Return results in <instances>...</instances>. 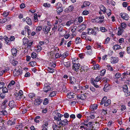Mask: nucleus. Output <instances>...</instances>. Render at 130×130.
<instances>
[{
	"label": "nucleus",
	"mask_w": 130,
	"mask_h": 130,
	"mask_svg": "<svg viewBox=\"0 0 130 130\" xmlns=\"http://www.w3.org/2000/svg\"><path fill=\"white\" fill-rule=\"evenodd\" d=\"M73 64L72 66V69L73 70H75L76 72L78 71L79 70V68L80 66V64L79 63H74L73 62Z\"/></svg>",
	"instance_id": "8"
},
{
	"label": "nucleus",
	"mask_w": 130,
	"mask_h": 130,
	"mask_svg": "<svg viewBox=\"0 0 130 130\" xmlns=\"http://www.w3.org/2000/svg\"><path fill=\"white\" fill-rule=\"evenodd\" d=\"M118 58L112 57L111 58V62L112 63H115L118 62Z\"/></svg>",
	"instance_id": "16"
},
{
	"label": "nucleus",
	"mask_w": 130,
	"mask_h": 130,
	"mask_svg": "<svg viewBox=\"0 0 130 130\" xmlns=\"http://www.w3.org/2000/svg\"><path fill=\"white\" fill-rule=\"evenodd\" d=\"M7 102V100H5L4 102L2 104V108H5L6 106V103Z\"/></svg>",
	"instance_id": "37"
},
{
	"label": "nucleus",
	"mask_w": 130,
	"mask_h": 130,
	"mask_svg": "<svg viewBox=\"0 0 130 130\" xmlns=\"http://www.w3.org/2000/svg\"><path fill=\"white\" fill-rule=\"evenodd\" d=\"M7 113L6 111L5 110H2V111H0V115H3L4 116L6 115Z\"/></svg>",
	"instance_id": "32"
},
{
	"label": "nucleus",
	"mask_w": 130,
	"mask_h": 130,
	"mask_svg": "<svg viewBox=\"0 0 130 130\" xmlns=\"http://www.w3.org/2000/svg\"><path fill=\"white\" fill-rule=\"evenodd\" d=\"M26 19L27 20L26 22L29 25H31V24L32 23L30 19L28 17H26Z\"/></svg>",
	"instance_id": "35"
},
{
	"label": "nucleus",
	"mask_w": 130,
	"mask_h": 130,
	"mask_svg": "<svg viewBox=\"0 0 130 130\" xmlns=\"http://www.w3.org/2000/svg\"><path fill=\"white\" fill-rule=\"evenodd\" d=\"M86 25L83 24L79 26L80 29H79V31L81 32L84 30L86 28Z\"/></svg>",
	"instance_id": "23"
},
{
	"label": "nucleus",
	"mask_w": 130,
	"mask_h": 130,
	"mask_svg": "<svg viewBox=\"0 0 130 130\" xmlns=\"http://www.w3.org/2000/svg\"><path fill=\"white\" fill-rule=\"evenodd\" d=\"M59 48L58 47H56L54 48V51H52L51 52H53V53L54 54L58 52L59 51Z\"/></svg>",
	"instance_id": "39"
},
{
	"label": "nucleus",
	"mask_w": 130,
	"mask_h": 130,
	"mask_svg": "<svg viewBox=\"0 0 130 130\" xmlns=\"http://www.w3.org/2000/svg\"><path fill=\"white\" fill-rule=\"evenodd\" d=\"M99 66H100L98 64H95L93 67L92 68L94 70L98 69V70H100Z\"/></svg>",
	"instance_id": "44"
},
{
	"label": "nucleus",
	"mask_w": 130,
	"mask_h": 130,
	"mask_svg": "<svg viewBox=\"0 0 130 130\" xmlns=\"http://www.w3.org/2000/svg\"><path fill=\"white\" fill-rule=\"evenodd\" d=\"M48 103V100L47 98L44 99L43 102V104L44 105H46Z\"/></svg>",
	"instance_id": "48"
},
{
	"label": "nucleus",
	"mask_w": 130,
	"mask_h": 130,
	"mask_svg": "<svg viewBox=\"0 0 130 130\" xmlns=\"http://www.w3.org/2000/svg\"><path fill=\"white\" fill-rule=\"evenodd\" d=\"M23 92L21 90H20L18 93L16 92L14 93V95L16 96V99L18 100L21 99V98L23 95Z\"/></svg>",
	"instance_id": "7"
},
{
	"label": "nucleus",
	"mask_w": 130,
	"mask_h": 130,
	"mask_svg": "<svg viewBox=\"0 0 130 130\" xmlns=\"http://www.w3.org/2000/svg\"><path fill=\"white\" fill-rule=\"evenodd\" d=\"M119 30L117 34L118 36L121 35L124 31L123 29L121 28V27H118Z\"/></svg>",
	"instance_id": "25"
},
{
	"label": "nucleus",
	"mask_w": 130,
	"mask_h": 130,
	"mask_svg": "<svg viewBox=\"0 0 130 130\" xmlns=\"http://www.w3.org/2000/svg\"><path fill=\"white\" fill-rule=\"evenodd\" d=\"M123 91L125 93V95L126 97L130 95V92L128 90V88L126 85L123 86Z\"/></svg>",
	"instance_id": "6"
},
{
	"label": "nucleus",
	"mask_w": 130,
	"mask_h": 130,
	"mask_svg": "<svg viewBox=\"0 0 130 130\" xmlns=\"http://www.w3.org/2000/svg\"><path fill=\"white\" fill-rule=\"evenodd\" d=\"M47 70L50 72L52 73L54 72V70L49 67L47 68Z\"/></svg>",
	"instance_id": "55"
},
{
	"label": "nucleus",
	"mask_w": 130,
	"mask_h": 130,
	"mask_svg": "<svg viewBox=\"0 0 130 130\" xmlns=\"http://www.w3.org/2000/svg\"><path fill=\"white\" fill-rule=\"evenodd\" d=\"M127 26L125 23L123 22L121 24V28L123 29H125Z\"/></svg>",
	"instance_id": "38"
},
{
	"label": "nucleus",
	"mask_w": 130,
	"mask_h": 130,
	"mask_svg": "<svg viewBox=\"0 0 130 130\" xmlns=\"http://www.w3.org/2000/svg\"><path fill=\"white\" fill-rule=\"evenodd\" d=\"M15 124L14 121H13L11 120H9L7 122V124L8 125H13Z\"/></svg>",
	"instance_id": "34"
},
{
	"label": "nucleus",
	"mask_w": 130,
	"mask_h": 130,
	"mask_svg": "<svg viewBox=\"0 0 130 130\" xmlns=\"http://www.w3.org/2000/svg\"><path fill=\"white\" fill-rule=\"evenodd\" d=\"M9 12L5 11L3 13V15L4 17H7L9 14Z\"/></svg>",
	"instance_id": "64"
},
{
	"label": "nucleus",
	"mask_w": 130,
	"mask_h": 130,
	"mask_svg": "<svg viewBox=\"0 0 130 130\" xmlns=\"http://www.w3.org/2000/svg\"><path fill=\"white\" fill-rule=\"evenodd\" d=\"M42 28V26H40L37 27L36 28V32H37L40 31Z\"/></svg>",
	"instance_id": "60"
},
{
	"label": "nucleus",
	"mask_w": 130,
	"mask_h": 130,
	"mask_svg": "<svg viewBox=\"0 0 130 130\" xmlns=\"http://www.w3.org/2000/svg\"><path fill=\"white\" fill-rule=\"evenodd\" d=\"M88 94L85 93L84 94H81L80 95H78L77 96L78 99L84 100L87 97Z\"/></svg>",
	"instance_id": "9"
},
{
	"label": "nucleus",
	"mask_w": 130,
	"mask_h": 130,
	"mask_svg": "<svg viewBox=\"0 0 130 130\" xmlns=\"http://www.w3.org/2000/svg\"><path fill=\"white\" fill-rule=\"evenodd\" d=\"M25 28L26 29H27V31L26 32H27L28 35L30 34L31 32V30L30 29H29V27L27 25L26 26Z\"/></svg>",
	"instance_id": "49"
},
{
	"label": "nucleus",
	"mask_w": 130,
	"mask_h": 130,
	"mask_svg": "<svg viewBox=\"0 0 130 130\" xmlns=\"http://www.w3.org/2000/svg\"><path fill=\"white\" fill-rule=\"evenodd\" d=\"M111 87L110 85L108 83H106L103 88V90L105 92H107L110 89Z\"/></svg>",
	"instance_id": "15"
},
{
	"label": "nucleus",
	"mask_w": 130,
	"mask_h": 130,
	"mask_svg": "<svg viewBox=\"0 0 130 130\" xmlns=\"http://www.w3.org/2000/svg\"><path fill=\"white\" fill-rule=\"evenodd\" d=\"M70 83L71 84H73L76 82L75 78L71 76L70 78Z\"/></svg>",
	"instance_id": "19"
},
{
	"label": "nucleus",
	"mask_w": 130,
	"mask_h": 130,
	"mask_svg": "<svg viewBox=\"0 0 130 130\" xmlns=\"http://www.w3.org/2000/svg\"><path fill=\"white\" fill-rule=\"evenodd\" d=\"M90 5V2L88 1H85L84 2L83 5L81 6V8H83L85 7L89 6Z\"/></svg>",
	"instance_id": "20"
},
{
	"label": "nucleus",
	"mask_w": 130,
	"mask_h": 130,
	"mask_svg": "<svg viewBox=\"0 0 130 130\" xmlns=\"http://www.w3.org/2000/svg\"><path fill=\"white\" fill-rule=\"evenodd\" d=\"M6 96V94L3 92L0 93V97L2 99L5 98Z\"/></svg>",
	"instance_id": "50"
},
{
	"label": "nucleus",
	"mask_w": 130,
	"mask_h": 130,
	"mask_svg": "<svg viewBox=\"0 0 130 130\" xmlns=\"http://www.w3.org/2000/svg\"><path fill=\"white\" fill-rule=\"evenodd\" d=\"M18 52V50L15 48H12L11 50V52L13 56H15Z\"/></svg>",
	"instance_id": "24"
},
{
	"label": "nucleus",
	"mask_w": 130,
	"mask_h": 130,
	"mask_svg": "<svg viewBox=\"0 0 130 130\" xmlns=\"http://www.w3.org/2000/svg\"><path fill=\"white\" fill-rule=\"evenodd\" d=\"M23 44L25 45H27L28 43L29 42V40L25 38H24L23 39Z\"/></svg>",
	"instance_id": "26"
},
{
	"label": "nucleus",
	"mask_w": 130,
	"mask_h": 130,
	"mask_svg": "<svg viewBox=\"0 0 130 130\" xmlns=\"http://www.w3.org/2000/svg\"><path fill=\"white\" fill-rule=\"evenodd\" d=\"M63 11V8L61 7H59L57 9V11L58 13H61Z\"/></svg>",
	"instance_id": "41"
},
{
	"label": "nucleus",
	"mask_w": 130,
	"mask_h": 130,
	"mask_svg": "<svg viewBox=\"0 0 130 130\" xmlns=\"http://www.w3.org/2000/svg\"><path fill=\"white\" fill-rule=\"evenodd\" d=\"M102 78L101 76H97L95 79L93 78L91 79V83L94 85L95 87L98 88L99 87V86L97 85V82L100 81Z\"/></svg>",
	"instance_id": "1"
},
{
	"label": "nucleus",
	"mask_w": 130,
	"mask_h": 130,
	"mask_svg": "<svg viewBox=\"0 0 130 130\" xmlns=\"http://www.w3.org/2000/svg\"><path fill=\"white\" fill-rule=\"evenodd\" d=\"M112 48L115 51L120 50L122 48L120 45L118 44L113 45L112 47Z\"/></svg>",
	"instance_id": "18"
},
{
	"label": "nucleus",
	"mask_w": 130,
	"mask_h": 130,
	"mask_svg": "<svg viewBox=\"0 0 130 130\" xmlns=\"http://www.w3.org/2000/svg\"><path fill=\"white\" fill-rule=\"evenodd\" d=\"M90 107L93 109H96L97 108L98 106L96 104L91 105L90 106Z\"/></svg>",
	"instance_id": "51"
},
{
	"label": "nucleus",
	"mask_w": 130,
	"mask_h": 130,
	"mask_svg": "<svg viewBox=\"0 0 130 130\" xmlns=\"http://www.w3.org/2000/svg\"><path fill=\"white\" fill-rule=\"evenodd\" d=\"M54 119L56 121L57 123V122H59H59L61 120V118H59L58 117L55 116L54 117Z\"/></svg>",
	"instance_id": "59"
},
{
	"label": "nucleus",
	"mask_w": 130,
	"mask_h": 130,
	"mask_svg": "<svg viewBox=\"0 0 130 130\" xmlns=\"http://www.w3.org/2000/svg\"><path fill=\"white\" fill-rule=\"evenodd\" d=\"M81 42V39L79 37H77L75 39V42L76 44L80 43Z\"/></svg>",
	"instance_id": "30"
},
{
	"label": "nucleus",
	"mask_w": 130,
	"mask_h": 130,
	"mask_svg": "<svg viewBox=\"0 0 130 130\" xmlns=\"http://www.w3.org/2000/svg\"><path fill=\"white\" fill-rule=\"evenodd\" d=\"M42 49V48L40 46L38 45L36 47L35 50H36L37 52H39L41 51Z\"/></svg>",
	"instance_id": "45"
},
{
	"label": "nucleus",
	"mask_w": 130,
	"mask_h": 130,
	"mask_svg": "<svg viewBox=\"0 0 130 130\" xmlns=\"http://www.w3.org/2000/svg\"><path fill=\"white\" fill-rule=\"evenodd\" d=\"M4 40L5 41L6 43L7 44H9L10 43V41L9 40V38L6 37L5 38Z\"/></svg>",
	"instance_id": "40"
},
{
	"label": "nucleus",
	"mask_w": 130,
	"mask_h": 130,
	"mask_svg": "<svg viewBox=\"0 0 130 130\" xmlns=\"http://www.w3.org/2000/svg\"><path fill=\"white\" fill-rule=\"evenodd\" d=\"M48 125V123L47 122H46L45 124L42 126L43 129L42 130H47V126Z\"/></svg>",
	"instance_id": "22"
},
{
	"label": "nucleus",
	"mask_w": 130,
	"mask_h": 130,
	"mask_svg": "<svg viewBox=\"0 0 130 130\" xmlns=\"http://www.w3.org/2000/svg\"><path fill=\"white\" fill-rule=\"evenodd\" d=\"M100 30L103 32H105L107 31V30L104 27H101L100 28Z\"/></svg>",
	"instance_id": "56"
},
{
	"label": "nucleus",
	"mask_w": 130,
	"mask_h": 130,
	"mask_svg": "<svg viewBox=\"0 0 130 130\" xmlns=\"http://www.w3.org/2000/svg\"><path fill=\"white\" fill-rule=\"evenodd\" d=\"M68 51L63 53V54L62 55V58H66L68 55Z\"/></svg>",
	"instance_id": "43"
},
{
	"label": "nucleus",
	"mask_w": 130,
	"mask_h": 130,
	"mask_svg": "<svg viewBox=\"0 0 130 130\" xmlns=\"http://www.w3.org/2000/svg\"><path fill=\"white\" fill-rule=\"evenodd\" d=\"M15 84V82L13 80H11L8 85V88L10 89H12L13 87V86Z\"/></svg>",
	"instance_id": "17"
},
{
	"label": "nucleus",
	"mask_w": 130,
	"mask_h": 130,
	"mask_svg": "<svg viewBox=\"0 0 130 130\" xmlns=\"http://www.w3.org/2000/svg\"><path fill=\"white\" fill-rule=\"evenodd\" d=\"M111 103V100L109 99H108L105 102L104 106H108Z\"/></svg>",
	"instance_id": "31"
},
{
	"label": "nucleus",
	"mask_w": 130,
	"mask_h": 130,
	"mask_svg": "<svg viewBox=\"0 0 130 130\" xmlns=\"http://www.w3.org/2000/svg\"><path fill=\"white\" fill-rule=\"evenodd\" d=\"M69 122L67 119H64L63 120H61H61L59 122V121L57 122V124L60 125L62 126L63 125L65 126L68 124Z\"/></svg>",
	"instance_id": "5"
},
{
	"label": "nucleus",
	"mask_w": 130,
	"mask_h": 130,
	"mask_svg": "<svg viewBox=\"0 0 130 130\" xmlns=\"http://www.w3.org/2000/svg\"><path fill=\"white\" fill-rule=\"evenodd\" d=\"M29 64L32 67L35 66L36 64V63L35 61H32L29 62Z\"/></svg>",
	"instance_id": "54"
},
{
	"label": "nucleus",
	"mask_w": 130,
	"mask_h": 130,
	"mask_svg": "<svg viewBox=\"0 0 130 130\" xmlns=\"http://www.w3.org/2000/svg\"><path fill=\"white\" fill-rule=\"evenodd\" d=\"M2 89L3 92L5 93L8 92V90L5 87H3Z\"/></svg>",
	"instance_id": "58"
},
{
	"label": "nucleus",
	"mask_w": 130,
	"mask_h": 130,
	"mask_svg": "<svg viewBox=\"0 0 130 130\" xmlns=\"http://www.w3.org/2000/svg\"><path fill=\"white\" fill-rule=\"evenodd\" d=\"M22 73V70L19 68H15L13 71V74L16 76L19 75Z\"/></svg>",
	"instance_id": "4"
},
{
	"label": "nucleus",
	"mask_w": 130,
	"mask_h": 130,
	"mask_svg": "<svg viewBox=\"0 0 130 130\" xmlns=\"http://www.w3.org/2000/svg\"><path fill=\"white\" fill-rule=\"evenodd\" d=\"M64 65L67 68H68L70 67V61H68L64 63Z\"/></svg>",
	"instance_id": "36"
},
{
	"label": "nucleus",
	"mask_w": 130,
	"mask_h": 130,
	"mask_svg": "<svg viewBox=\"0 0 130 130\" xmlns=\"http://www.w3.org/2000/svg\"><path fill=\"white\" fill-rule=\"evenodd\" d=\"M43 89L44 92H47L52 91L53 90V88L51 85L46 84L44 85Z\"/></svg>",
	"instance_id": "3"
},
{
	"label": "nucleus",
	"mask_w": 130,
	"mask_h": 130,
	"mask_svg": "<svg viewBox=\"0 0 130 130\" xmlns=\"http://www.w3.org/2000/svg\"><path fill=\"white\" fill-rule=\"evenodd\" d=\"M92 20L93 22H95L99 23H101L104 22V17L103 16L99 17L94 18Z\"/></svg>",
	"instance_id": "2"
},
{
	"label": "nucleus",
	"mask_w": 130,
	"mask_h": 130,
	"mask_svg": "<svg viewBox=\"0 0 130 130\" xmlns=\"http://www.w3.org/2000/svg\"><path fill=\"white\" fill-rule=\"evenodd\" d=\"M33 42L31 41H29L27 45L25 46L26 48L28 49L30 48Z\"/></svg>",
	"instance_id": "29"
},
{
	"label": "nucleus",
	"mask_w": 130,
	"mask_h": 130,
	"mask_svg": "<svg viewBox=\"0 0 130 130\" xmlns=\"http://www.w3.org/2000/svg\"><path fill=\"white\" fill-rule=\"evenodd\" d=\"M56 92L55 91H53L51 92L49 95V96L51 97H54L56 95Z\"/></svg>",
	"instance_id": "46"
},
{
	"label": "nucleus",
	"mask_w": 130,
	"mask_h": 130,
	"mask_svg": "<svg viewBox=\"0 0 130 130\" xmlns=\"http://www.w3.org/2000/svg\"><path fill=\"white\" fill-rule=\"evenodd\" d=\"M11 18L8 17L7 18H5L2 19V20H1V22L2 23H4L6 22L7 20H9Z\"/></svg>",
	"instance_id": "33"
},
{
	"label": "nucleus",
	"mask_w": 130,
	"mask_h": 130,
	"mask_svg": "<svg viewBox=\"0 0 130 130\" xmlns=\"http://www.w3.org/2000/svg\"><path fill=\"white\" fill-rule=\"evenodd\" d=\"M83 21V18L81 16L79 17L78 19H76L74 21L75 24H78L81 23Z\"/></svg>",
	"instance_id": "12"
},
{
	"label": "nucleus",
	"mask_w": 130,
	"mask_h": 130,
	"mask_svg": "<svg viewBox=\"0 0 130 130\" xmlns=\"http://www.w3.org/2000/svg\"><path fill=\"white\" fill-rule=\"evenodd\" d=\"M42 100L41 99H36L34 102V104L37 106H38L42 102Z\"/></svg>",
	"instance_id": "14"
},
{
	"label": "nucleus",
	"mask_w": 130,
	"mask_h": 130,
	"mask_svg": "<svg viewBox=\"0 0 130 130\" xmlns=\"http://www.w3.org/2000/svg\"><path fill=\"white\" fill-rule=\"evenodd\" d=\"M89 13V12L86 10H84L82 12V13L83 15H86L88 14Z\"/></svg>",
	"instance_id": "62"
},
{
	"label": "nucleus",
	"mask_w": 130,
	"mask_h": 130,
	"mask_svg": "<svg viewBox=\"0 0 130 130\" xmlns=\"http://www.w3.org/2000/svg\"><path fill=\"white\" fill-rule=\"evenodd\" d=\"M9 105L10 107L11 108L15 106L14 102L13 101H10L9 103Z\"/></svg>",
	"instance_id": "28"
},
{
	"label": "nucleus",
	"mask_w": 130,
	"mask_h": 130,
	"mask_svg": "<svg viewBox=\"0 0 130 130\" xmlns=\"http://www.w3.org/2000/svg\"><path fill=\"white\" fill-rule=\"evenodd\" d=\"M129 18L127 14L126 13L123 19L126 20H128L129 19Z\"/></svg>",
	"instance_id": "63"
},
{
	"label": "nucleus",
	"mask_w": 130,
	"mask_h": 130,
	"mask_svg": "<svg viewBox=\"0 0 130 130\" xmlns=\"http://www.w3.org/2000/svg\"><path fill=\"white\" fill-rule=\"evenodd\" d=\"M75 94L72 92L68 93L67 94V97L69 99H72L74 98V96Z\"/></svg>",
	"instance_id": "21"
},
{
	"label": "nucleus",
	"mask_w": 130,
	"mask_h": 130,
	"mask_svg": "<svg viewBox=\"0 0 130 130\" xmlns=\"http://www.w3.org/2000/svg\"><path fill=\"white\" fill-rule=\"evenodd\" d=\"M100 10L102 11L104 13H105L106 12V8L103 5H101L100 6Z\"/></svg>",
	"instance_id": "27"
},
{
	"label": "nucleus",
	"mask_w": 130,
	"mask_h": 130,
	"mask_svg": "<svg viewBox=\"0 0 130 130\" xmlns=\"http://www.w3.org/2000/svg\"><path fill=\"white\" fill-rule=\"evenodd\" d=\"M121 75V73H117L115 75V77L116 79L119 78L120 77Z\"/></svg>",
	"instance_id": "47"
},
{
	"label": "nucleus",
	"mask_w": 130,
	"mask_h": 130,
	"mask_svg": "<svg viewBox=\"0 0 130 130\" xmlns=\"http://www.w3.org/2000/svg\"><path fill=\"white\" fill-rule=\"evenodd\" d=\"M57 111H55V112H56V115L57 116H58V118H60L62 117L63 116V115L61 114L60 113H58V112H57Z\"/></svg>",
	"instance_id": "61"
},
{
	"label": "nucleus",
	"mask_w": 130,
	"mask_h": 130,
	"mask_svg": "<svg viewBox=\"0 0 130 130\" xmlns=\"http://www.w3.org/2000/svg\"><path fill=\"white\" fill-rule=\"evenodd\" d=\"M93 31V29L92 28H89L88 29V32L86 34H88L89 35L92 34V32Z\"/></svg>",
	"instance_id": "53"
},
{
	"label": "nucleus",
	"mask_w": 130,
	"mask_h": 130,
	"mask_svg": "<svg viewBox=\"0 0 130 130\" xmlns=\"http://www.w3.org/2000/svg\"><path fill=\"white\" fill-rule=\"evenodd\" d=\"M94 114L95 113H93V112H92L91 113H90L91 115L89 116H88V118H90L92 119H94L95 117L94 115Z\"/></svg>",
	"instance_id": "42"
},
{
	"label": "nucleus",
	"mask_w": 130,
	"mask_h": 130,
	"mask_svg": "<svg viewBox=\"0 0 130 130\" xmlns=\"http://www.w3.org/2000/svg\"><path fill=\"white\" fill-rule=\"evenodd\" d=\"M43 6L45 7L48 8L51 6V5L48 3H45L43 4Z\"/></svg>",
	"instance_id": "52"
},
{
	"label": "nucleus",
	"mask_w": 130,
	"mask_h": 130,
	"mask_svg": "<svg viewBox=\"0 0 130 130\" xmlns=\"http://www.w3.org/2000/svg\"><path fill=\"white\" fill-rule=\"evenodd\" d=\"M93 123L92 122H89L88 123L85 124H84V125L88 127H89L88 130L91 129L92 130L94 129V127L93 126Z\"/></svg>",
	"instance_id": "11"
},
{
	"label": "nucleus",
	"mask_w": 130,
	"mask_h": 130,
	"mask_svg": "<svg viewBox=\"0 0 130 130\" xmlns=\"http://www.w3.org/2000/svg\"><path fill=\"white\" fill-rule=\"evenodd\" d=\"M55 124L53 126V130H60V129L61 128V125H58L55 123L54 122Z\"/></svg>",
	"instance_id": "13"
},
{
	"label": "nucleus",
	"mask_w": 130,
	"mask_h": 130,
	"mask_svg": "<svg viewBox=\"0 0 130 130\" xmlns=\"http://www.w3.org/2000/svg\"><path fill=\"white\" fill-rule=\"evenodd\" d=\"M107 68L108 70H110V71H112L113 70V69L111 66L110 65H107Z\"/></svg>",
	"instance_id": "57"
},
{
	"label": "nucleus",
	"mask_w": 130,
	"mask_h": 130,
	"mask_svg": "<svg viewBox=\"0 0 130 130\" xmlns=\"http://www.w3.org/2000/svg\"><path fill=\"white\" fill-rule=\"evenodd\" d=\"M51 28V27L50 26H44L43 28V31H44V33L45 34H47L50 30Z\"/></svg>",
	"instance_id": "10"
}]
</instances>
